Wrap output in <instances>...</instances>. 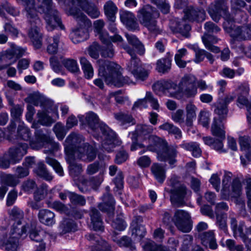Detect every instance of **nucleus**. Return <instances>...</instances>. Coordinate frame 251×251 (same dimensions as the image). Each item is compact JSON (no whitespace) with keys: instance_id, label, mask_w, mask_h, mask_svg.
<instances>
[{"instance_id":"obj_1","label":"nucleus","mask_w":251,"mask_h":251,"mask_svg":"<svg viewBox=\"0 0 251 251\" xmlns=\"http://www.w3.org/2000/svg\"><path fill=\"white\" fill-rule=\"evenodd\" d=\"M208 12L214 21L218 22L222 15H224L225 22L223 27L225 31L230 34L233 38L238 40L251 39V24L242 27H236L234 22L241 23L246 22L247 16L243 12L239 10L234 18H231L227 13V7L224 0H215L214 2L209 6Z\"/></svg>"},{"instance_id":"obj_2","label":"nucleus","mask_w":251,"mask_h":251,"mask_svg":"<svg viewBox=\"0 0 251 251\" xmlns=\"http://www.w3.org/2000/svg\"><path fill=\"white\" fill-rule=\"evenodd\" d=\"M153 130L151 125L140 124L136 126L133 133L137 138L147 141L148 149L156 153L159 161L168 162L170 165H173L176 162V147H168L165 140L152 134Z\"/></svg>"},{"instance_id":"obj_3","label":"nucleus","mask_w":251,"mask_h":251,"mask_svg":"<svg viewBox=\"0 0 251 251\" xmlns=\"http://www.w3.org/2000/svg\"><path fill=\"white\" fill-rule=\"evenodd\" d=\"M80 121L87 125L94 131H100L101 135L99 137L94 133L95 138L102 139V148L108 152L113 151L116 146H119L121 142L116 137V133L106 124L100 121L98 116L92 111L88 112L85 116H78Z\"/></svg>"},{"instance_id":"obj_4","label":"nucleus","mask_w":251,"mask_h":251,"mask_svg":"<svg viewBox=\"0 0 251 251\" xmlns=\"http://www.w3.org/2000/svg\"><path fill=\"white\" fill-rule=\"evenodd\" d=\"M13 220L10 231L3 239V244L6 251H16L19 244V240L27 235L26 225L23 224L22 220L24 218L23 211L17 207H14L10 212Z\"/></svg>"},{"instance_id":"obj_5","label":"nucleus","mask_w":251,"mask_h":251,"mask_svg":"<svg viewBox=\"0 0 251 251\" xmlns=\"http://www.w3.org/2000/svg\"><path fill=\"white\" fill-rule=\"evenodd\" d=\"M99 63V75L103 78L107 85L120 87L132 82L128 77L122 76L121 67L118 64L108 61Z\"/></svg>"},{"instance_id":"obj_6","label":"nucleus","mask_w":251,"mask_h":251,"mask_svg":"<svg viewBox=\"0 0 251 251\" xmlns=\"http://www.w3.org/2000/svg\"><path fill=\"white\" fill-rule=\"evenodd\" d=\"M69 13L75 19L79 26L70 33L72 42L77 44L86 40L89 37L88 29L91 26V21L78 9L72 8Z\"/></svg>"},{"instance_id":"obj_7","label":"nucleus","mask_w":251,"mask_h":251,"mask_svg":"<svg viewBox=\"0 0 251 251\" xmlns=\"http://www.w3.org/2000/svg\"><path fill=\"white\" fill-rule=\"evenodd\" d=\"M38 1V11L45 14L44 18L46 22V28L48 31H52L59 26L62 29L64 26L62 24L58 12L53 7L51 0H37Z\"/></svg>"},{"instance_id":"obj_8","label":"nucleus","mask_w":251,"mask_h":251,"mask_svg":"<svg viewBox=\"0 0 251 251\" xmlns=\"http://www.w3.org/2000/svg\"><path fill=\"white\" fill-rule=\"evenodd\" d=\"M159 16L158 12L149 5L144 6L138 11L137 17L140 23L146 27L151 33L155 35L161 32L156 20Z\"/></svg>"},{"instance_id":"obj_9","label":"nucleus","mask_w":251,"mask_h":251,"mask_svg":"<svg viewBox=\"0 0 251 251\" xmlns=\"http://www.w3.org/2000/svg\"><path fill=\"white\" fill-rule=\"evenodd\" d=\"M34 136L35 139L29 141V145L32 149L39 150L47 144L49 150H44L45 153H52L60 149L59 144L52 141L47 134L44 133L42 130L36 129Z\"/></svg>"},{"instance_id":"obj_10","label":"nucleus","mask_w":251,"mask_h":251,"mask_svg":"<svg viewBox=\"0 0 251 251\" xmlns=\"http://www.w3.org/2000/svg\"><path fill=\"white\" fill-rule=\"evenodd\" d=\"M123 48L131 56V60L127 64V70L136 79H146L148 76V72L142 67L140 59L135 55L134 50L128 45H124Z\"/></svg>"},{"instance_id":"obj_11","label":"nucleus","mask_w":251,"mask_h":251,"mask_svg":"<svg viewBox=\"0 0 251 251\" xmlns=\"http://www.w3.org/2000/svg\"><path fill=\"white\" fill-rule=\"evenodd\" d=\"M169 184L173 187L170 191L172 203L177 206H181L186 197L190 195V192L184 184L178 183L176 176H173L170 179Z\"/></svg>"},{"instance_id":"obj_12","label":"nucleus","mask_w":251,"mask_h":251,"mask_svg":"<svg viewBox=\"0 0 251 251\" xmlns=\"http://www.w3.org/2000/svg\"><path fill=\"white\" fill-rule=\"evenodd\" d=\"M179 85L170 80H162L155 83L153 89L158 95H165L168 97L179 98L181 97V88Z\"/></svg>"},{"instance_id":"obj_13","label":"nucleus","mask_w":251,"mask_h":251,"mask_svg":"<svg viewBox=\"0 0 251 251\" xmlns=\"http://www.w3.org/2000/svg\"><path fill=\"white\" fill-rule=\"evenodd\" d=\"M172 220L177 229L181 232H189L192 228L191 216L186 211L181 209L176 210Z\"/></svg>"},{"instance_id":"obj_14","label":"nucleus","mask_w":251,"mask_h":251,"mask_svg":"<svg viewBox=\"0 0 251 251\" xmlns=\"http://www.w3.org/2000/svg\"><path fill=\"white\" fill-rule=\"evenodd\" d=\"M231 228L235 238H240L245 245L251 246V226L247 227L245 223L240 222L237 223L236 220L232 218L230 219Z\"/></svg>"},{"instance_id":"obj_15","label":"nucleus","mask_w":251,"mask_h":251,"mask_svg":"<svg viewBox=\"0 0 251 251\" xmlns=\"http://www.w3.org/2000/svg\"><path fill=\"white\" fill-rule=\"evenodd\" d=\"M83 137L75 133H71L66 138L64 145L66 154L73 158V156L80 147L84 144Z\"/></svg>"},{"instance_id":"obj_16","label":"nucleus","mask_w":251,"mask_h":251,"mask_svg":"<svg viewBox=\"0 0 251 251\" xmlns=\"http://www.w3.org/2000/svg\"><path fill=\"white\" fill-rule=\"evenodd\" d=\"M28 148L27 144L20 142L16 146L9 149L5 153L6 158L10 159L12 164L18 163L27 153Z\"/></svg>"},{"instance_id":"obj_17","label":"nucleus","mask_w":251,"mask_h":251,"mask_svg":"<svg viewBox=\"0 0 251 251\" xmlns=\"http://www.w3.org/2000/svg\"><path fill=\"white\" fill-rule=\"evenodd\" d=\"M97 156V150L93 146L84 143L82 147L75 152L73 158L77 157L82 161L90 162L93 161Z\"/></svg>"},{"instance_id":"obj_18","label":"nucleus","mask_w":251,"mask_h":251,"mask_svg":"<svg viewBox=\"0 0 251 251\" xmlns=\"http://www.w3.org/2000/svg\"><path fill=\"white\" fill-rule=\"evenodd\" d=\"M25 101L30 105H40L42 109L45 110L50 109L53 106V101L43 96L36 93L29 94L25 99Z\"/></svg>"},{"instance_id":"obj_19","label":"nucleus","mask_w":251,"mask_h":251,"mask_svg":"<svg viewBox=\"0 0 251 251\" xmlns=\"http://www.w3.org/2000/svg\"><path fill=\"white\" fill-rule=\"evenodd\" d=\"M236 97V93H232L227 95L224 99L219 98L212 105L215 107L214 113L218 116L226 115L228 112L227 105Z\"/></svg>"},{"instance_id":"obj_20","label":"nucleus","mask_w":251,"mask_h":251,"mask_svg":"<svg viewBox=\"0 0 251 251\" xmlns=\"http://www.w3.org/2000/svg\"><path fill=\"white\" fill-rule=\"evenodd\" d=\"M180 85L181 92L184 89V93L188 97H193L198 93L195 78L192 75H185L182 77Z\"/></svg>"},{"instance_id":"obj_21","label":"nucleus","mask_w":251,"mask_h":251,"mask_svg":"<svg viewBox=\"0 0 251 251\" xmlns=\"http://www.w3.org/2000/svg\"><path fill=\"white\" fill-rule=\"evenodd\" d=\"M225 198H237L242 194V184L238 178L232 180L231 185L222 193Z\"/></svg>"},{"instance_id":"obj_22","label":"nucleus","mask_w":251,"mask_h":251,"mask_svg":"<svg viewBox=\"0 0 251 251\" xmlns=\"http://www.w3.org/2000/svg\"><path fill=\"white\" fill-rule=\"evenodd\" d=\"M102 181V177L99 176L92 177L89 179H82L81 183L78 185V188L82 193H85L90 189L97 190Z\"/></svg>"},{"instance_id":"obj_23","label":"nucleus","mask_w":251,"mask_h":251,"mask_svg":"<svg viewBox=\"0 0 251 251\" xmlns=\"http://www.w3.org/2000/svg\"><path fill=\"white\" fill-rule=\"evenodd\" d=\"M226 116V115H221L214 118L211 127V133L214 136L221 137L223 139H226V131L223 123V119Z\"/></svg>"},{"instance_id":"obj_24","label":"nucleus","mask_w":251,"mask_h":251,"mask_svg":"<svg viewBox=\"0 0 251 251\" xmlns=\"http://www.w3.org/2000/svg\"><path fill=\"white\" fill-rule=\"evenodd\" d=\"M19 3H21L25 6L27 12L26 16L32 24V22L36 25L39 24L40 20L37 17V10L35 8L33 0H16Z\"/></svg>"},{"instance_id":"obj_25","label":"nucleus","mask_w":251,"mask_h":251,"mask_svg":"<svg viewBox=\"0 0 251 251\" xmlns=\"http://www.w3.org/2000/svg\"><path fill=\"white\" fill-rule=\"evenodd\" d=\"M184 19L189 21L201 22L205 19V13L202 9L190 7L185 11Z\"/></svg>"},{"instance_id":"obj_26","label":"nucleus","mask_w":251,"mask_h":251,"mask_svg":"<svg viewBox=\"0 0 251 251\" xmlns=\"http://www.w3.org/2000/svg\"><path fill=\"white\" fill-rule=\"evenodd\" d=\"M73 4L77 3L87 14L92 18H97L100 15L98 8L95 5H89L87 0H71Z\"/></svg>"},{"instance_id":"obj_27","label":"nucleus","mask_w":251,"mask_h":251,"mask_svg":"<svg viewBox=\"0 0 251 251\" xmlns=\"http://www.w3.org/2000/svg\"><path fill=\"white\" fill-rule=\"evenodd\" d=\"M103 202L99 205V209L107 213L109 217L113 215L115 201L112 196L109 193L104 195L102 198Z\"/></svg>"},{"instance_id":"obj_28","label":"nucleus","mask_w":251,"mask_h":251,"mask_svg":"<svg viewBox=\"0 0 251 251\" xmlns=\"http://www.w3.org/2000/svg\"><path fill=\"white\" fill-rule=\"evenodd\" d=\"M52 108V107L48 110L43 109V110L38 111L37 114L38 121L37 123L34 122L31 127L34 128H37L38 124L47 126H50L54 123V121L52 118L48 115L47 112H49V110H51Z\"/></svg>"},{"instance_id":"obj_29","label":"nucleus","mask_w":251,"mask_h":251,"mask_svg":"<svg viewBox=\"0 0 251 251\" xmlns=\"http://www.w3.org/2000/svg\"><path fill=\"white\" fill-rule=\"evenodd\" d=\"M202 139L205 145L210 146L219 152H226V150L224 148L223 141L225 139H223L221 137H218L215 139L210 136L203 137Z\"/></svg>"},{"instance_id":"obj_30","label":"nucleus","mask_w":251,"mask_h":251,"mask_svg":"<svg viewBox=\"0 0 251 251\" xmlns=\"http://www.w3.org/2000/svg\"><path fill=\"white\" fill-rule=\"evenodd\" d=\"M91 223L89 227L94 230H103V223L100 214V212L96 208H93L90 212Z\"/></svg>"},{"instance_id":"obj_31","label":"nucleus","mask_w":251,"mask_h":251,"mask_svg":"<svg viewBox=\"0 0 251 251\" xmlns=\"http://www.w3.org/2000/svg\"><path fill=\"white\" fill-rule=\"evenodd\" d=\"M87 239L92 242L94 244L95 248L98 251H110L111 246L105 240H103L98 236H95L93 234L86 235Z\"/></svg>"},{"instance_id":"obj_32","label":"nucleus","mask_w":251,"mask_h":251,"mask_svg":"<svg viewBox=\"0 0 251 251\" xmlns=\"http://www.w3.org/2000/svg\"><path fill=\"white\" fill-rule=\"evenodd\" d=\"M39 221L48 226H52L55 223V214L48 209H42L38 215Z\"/></svg>"},{"instance_id":"obj_33","label":"nucleus","mask_w":251,"mask_h":251,"mask_svg":"<svg viewBox=\"0 0 251 251\" xmlns=\"http://www.w3.org/2000/svg\"><path fill=\"white\" fill-rule=\"evenodd\" d=\"M121 22L129 29H134L137 27L135 17L133 14L128 11H123L120 12Z\"/></svg>"},{"instance_id":"obj_34","label":"nucleus","mask_w":251,"mask_h":251,"mask_svg":"<svg viewBox=\"0 0 251 251\" xmlns=\"http://www.w3.org/2000/svg\"><path fill=\"white\" fill-rule=\"evenodd\" d=\"M17 59L10 49L0 54V70L14 63Z\"/></svg>"},{"instance_id":"obj_35","label":"nucleus","mask_w":251,"mask_h":251,"mask_svg":"<svg viewBox=\"0 0 251 251\" xmlns=\"http://www.w3.org/2000/svg\"><path fill=\"white\" fill-rule=\"evenodd\" d=\"M170 28L174 33H179L185 37H189L191 26L185 23L184 20L181 22H176L175 25H174V23H171Z\"/></svg>"},{"instance_id":"obj_36","label":"nucleus","mask_w":251,"mask_h":251,"mask_svg":"<svg viewBox=\"0 0 251 251\" xmlns=\"http://www.w3.org/2000/svg\"><path fill=\"white\" fill-rule=\"evenodd\" d=\"M28 36L34 47L37 49H40L42 45V35L40 32L39 28L36 25H33L29 30Z\"/></svg>"},{"instance_id":"obj_37","label":"nucleus","mask_w":251,"mask_h":251,"mask_svg":"<svg viewBox=\"0 0 251 251\" xmlns=\"http://www.w3.org/2000/svg\"><path fill=\"white\" fill-rule=\"evenodd\" d=\"M151 171L155 179L162 183L166 178L165 167L159 163H154L151 167Z\"/></svg>"},{"instance_id":"obj_38","label":"nucleus","mask_w":251,"mask_h":251,"mask_svg":"<svg viewBox=\"0 0 251 251\" xmlns=\"http://www.w3.org/2000/svg\"><path fill=\"white\" fill-rule=\"evenodd\" d=\"M200 238L201 243L203 246L207 247H209L213 250L217 248V245L212 231H209L201 233L200 235Z\"/></svg>"},{"instance_id":"obj_39","label":"nucleus","mask_w":251,"mask_h":251,"mask_svg":"<svg viewBox=\"0 0 251 251\" xmlns=\"http://www.w3.org/2000/svg\"><path fill=\"white\" fill-rule=\"evenodd\" d=\"M104 13L110 22H115L118 8L111 0L107 1L103 6Z\"/></svg>"},{"instance_id":"obj_40","label":"nucleus","mask_w":251,"mask_h":251,"mask_svg":"<svg viewBox=\"0 0 251 251\" xmlns=\"http://www.w3.org/2000/svg\"><path fill=\"white\" fill-rule=\"evenodd\" d=\"M114 116L120 125L124 127L135 124V121L131 115L119 112L114 113Z\"/></svg>"},{"instance_id":"obj_41","label":"nucleus","mask_w":251,"mask_h":251,"mask_svg":"<svg viewBox=\"0 0 251 251\" xmlns=\"http://www.w3.org/2000/svg\"><path fill=\"white\" fill-rule=\"evenodd\" d=\"M104 25L102 20H98L94 23V31L99 34V38L102 43H107L109 39V36L106 31H103L102 29Z\"/></svg>"},{"instance_id":"obj_42","label":"nucleus","mask_w":251,"mask_h":251,"mask_svg":"<svg viewBox=\"0 0 251 251\" xmlns=\"http://www.w3.org/2000/svg\"><path fill=\"white\" fill-rule=\"evenodd\" d=\"M240 149L245 152L246 157L251 161V143L249 136H240L239 138Z\"/></svg>"},{"instance_id":"obj_43","label":"nucleus","mask_w":251,"mask_h":251,"mask_svg":"<svg viewBox=\"0 0 251 251\" xmlns=\"http://www.w3.org/2000/svg\"><path fill=\"white\" fill-rule=\"evenodd\" d=\"M237 105L242 108L245 107L247 110V118L249 123H251V99L240 95L238 97Z\"/></svg>"},{"instance_id":"obj_44","label":"nucleus","mask_w":251,"mask_h":251,"mask_svg":"<svg viewBox=\"0 0 251 251\" xmlns=\"http://www.w3.org/2000/svg\"><path fill=\"white\" fill-rule=\"evenodd\" d=\"M202 42L205 46V47L208 50L217 53L220 51L218 47L213 46L212 43H216L218 42V39L214 36H212L207 34H205L202 37Z\"/></svg>"},{"instance_id":"obj_45","label":"nucleus","mask_w":251,"mask_h":251,"mask_svg":"<svg viewBox=\"0 0 251 251\" xmlns=\"http://www.w3.org/2000/svg\"><path fill=\"white\" fill-rule=\"evenodd\" d=\"M172 59L169 57L162 58L156 62V69L159 73L165 74L171 69Z\"/></svg>"},{"instance_id":"obj_46","label":"nucleus","mask_w":251,"mask_h":251,"mask_svg":"<svg viewBox=\"0 0 251 251\" xmlns=\"http://www.w3.org/2000/svg\"><path fill=\"white\" fill-rule=\"evenodd\" d=\"M126 37L128 43L137 50L139 54L142 55L144 53L145 51L144 46L135 35L126 34Z\"/></svg>"},{"instance_id":"obj_47","label":"nucleus","mask_w":251,"mask_h":251,"mask_svg":"<svg viewBox=\"0 0 251 251\" xmlns=\"http://www.w3.org/2000/svg\"><path fill=\"white\" fill-rule=\"evenodd\" d=\"M186 124L187 126H190L192 125L194 120L196 118V111L197 107L193 103L190 102L186 106Z\"/></svg>"},{"instance_id":"obj_48","label":"nucleus","mask_w":251,"mask_h":251,"mask_svg":"<svg viewBox=\"0 0 251 251\" xmlns=\"http://www.w3.org/2000/svg\"><path fill=\"white\" fill-rule=\"evenodd\" d=\"M59 40L60 35L59 34H56L51 37H48L46 39L48 43L47 51L49 53L54 54L57 52Z\"/></svg>"},{"instance_id":"obj_49","label":"nucleus","mask_w":251,"mask_h":251,"mask_svg":"<svg viewBox=\"0 0 251 251\" xmlns=\"http://www.w3.org/2000/svg\"><path fill=\"white\" fill-rule=\"evenodd\" d=\"M160 129L167 131L169 134H173L176 139H180L182 137V133L180 129L174 125L165 123L159 126Z\"/></svg>"},{"instance_id":"obj_50","label":"nucleus","mask_w":251,"mask_h":251,"mask_svg":"<svg viewBox=\"0 0 251 251\" xmlns=\"http://www.w3.org/2000/svg\"><path fill=\"white\" fill-rule=\"evenodd\" d=\"M130 228L132 236L136 241H140L146 233V228L143 226L132 225Z\"/></svg>"},{"instance_id":"obj_51","label":"nucleus","mask_w":251,"mask_h":251,"mask_svg":"<svg viewBox=\"0 0 251 251\" xmlns=\"http://www.w3.org/2000/svg\"><path fill=\"white\" fill-rule=\"evenodd\" d=\"M80 62L85 77L87 79L92 78L94 75V70L90 63L85 57L81 58Z\"/></svg>"},{"instance_id":"obj_52","label":"nucleus","mask_w":251,"mask_h":251,"mask_svg":"<svg viewBox=\"0 0 251 251\" xmlns=\"http://www.w3.org/2000/svg\"><path fill=\"white\" fill-rule=\"evenodd\" d=\"M122 214L120 213L117 216L115 219L112 221L110 224L112 227L114 229L120 231L124 230L126 229L127 225L124 220Z\"/></svg>"},{"instance_id":"obj_53","label":"nucleus","mask_w":251,"mask_h":251,"mask_svg":"<svg viewBox=\"0 0 251 251\" xmlns=\"http://www.w3.org/2000/svg\"><path fill=\"white\" fill-rule=\"evenodd\" d=\"M0 8L2 11V15H0V16L3 18H4L5 15L3 9H5L7 13L14 17L18 16L20 14V11L11 6L7 1H4L2 5H0Z\"/></svg>"},{"instance_id":"obj_54","label":"nucleus","mask_w":251,"mask_h":251,"mask_svg":"<svg viewBox=\"0 0 251 251\" xmlns=\"http://www.w3.org/2000/svg\"><path fill=\"white\" fill-rule=\"evenodd\" d=\"M37 175L47 180L50 181L52 179V176L47 170L44 164L40 163L38 164L37 168L35 170Z\"/></svg>"},{"instance_id":"obj_55","label":"nucleus","mask_w":251,"mask_h":251,"mask_svg":"<svg viewBox=\"0 0 251 251\" xmlns=\"http://www.w3.org/2000/svg\"><path fill=\"white\" fill-rule=\"evenodd\" d=\"M18 135L20 138L25 141H28L31 136V133L28 127L24 124L19 125L18 128Z\"/></svg>"},{"instance_id":"obj_56","label":"nucleus","mask_w":251,"mask_h":251,"mask_svg":"<svg viewBox=\"0 0 251 251\" xmlns=\"http://www.w3.org/2000/svg\"><path fill=\"white\" fill-rule=\"evenodd\" d=\"M113 240L120 247H129L131 250L135 249V246L131 244V240L126 236H123L120 239L113 237Z\"/></svg>"},{"instance_id":"obj_57","label":"nucleus","mask_w":251,"mask_h":251,"mask_svg":"<svg viewBox=\"0 0 251 251\" xmlns=\"http://www.w3.org/2000/svg\"><path fill=\"white\" fill-rule=\"evenodd\" d=\"M46 162L48 165L51 166L60 176H63V169L59 162L55 159L48 156L46 158Z\"/></svg>"},{"instance_id":"obj_58","label":"nucleus","mask_w":251,"mask_h":251,"mask_svg":"<svg viewBox=\"0 0 251 251\" xmlns=\"http://www.w3.org/2000/svg\"><path fill=\"white\" fill-rule=\"evenodd\" d=\"M143 248L145 251H167V249L160 245H157L153 241L147 242Z\"/></svg>"},{"instance_id":"obj_59","label":"nucleus","mask_w":251,"mask_h":251,"mask_svg":"<svg viewBox=\"0 0 251 251\" xmlns=\"http://www.w3.org/2000/svg\"><path fill=\"white\" fill-rule=\"evenodd\" d=\"M70 201L73 205L83 206L86 203L85 198L81 195L72 192L70 195Z\"/></svg>"},{"instance_id":"obj_60","label":"nucleus","mask_w":251,"mask_h":251,"mask_svg":"<svg viewBox=\"0 0 251 251\" xmlns=\"http://www.w3.org/2000/svg\"><path fill=\"white\" fill-rule=\"evenodd\" d=\"M198 119L199 123L204 127H207L210 121L209 112L205 110H202L200 111Z\"/></svg>"},{"instance_id":"obj_61","label":"nucleus","mask_w":251,"mask_h":251,"mask_svg":"<svg viewBox=\"0 0 251 251\" xmlns=\"http://www.w3.org/2000/svg\"><path fill=\"white\" fill-rule=\"evenodd\" d=\"M100 49L101 55L103 57H112L114 55V50L112 43L104 44Z\"/></svg>"},{"instance_id":"obj_62","label":"nucleus","mask_w":251,"mask_h":251,"mask_svg":"<svg viewBox=\"0 0 251 251\" xmlns=\"http://www.w3.org/2000/svg\"><path fill=\"white\" fill-rule=\"evenodd\" d=\"M62 233L65 234L71 231H75L76 230V226L73 221H64L60 226Z\"/></svg>"},{"instance_id":"obj_63","label":"nucleus","mask_w":251,"mask_h":251,"mask_svg":"<svg viewBox=\"0 0 251 251\" xmlns=\"http://www.w3.org/2000/svg\"><path fill=\"white\" fill-rule=\"evenodd\" d=\"M64 65L68 70L72 73H77L79 71L78 65L76 60L67 59L64 60Z\"/></svg>"},{"instance_id":"obj_64","label":"nucleus","mask_w":251,"mask_h":251,"mask_svg":"<svg viewBox=\"0 0 251 251\" xmlns=\"http://www.w3.org/2000/svg\"><path fill=\"white\" fill-rule=\"evenodd\" d=\"M4 31L14 38L18 37L19 31L18 29L11 23L6 22L3 25Z\"/></svg>"}]
</instances>
